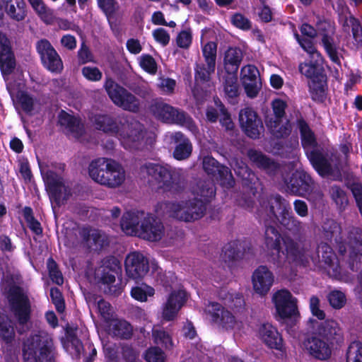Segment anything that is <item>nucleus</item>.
<instances>
[{"label":"nucleus","instance_id":"f257e3e1","mask_svg":"<svg viewBox=\"0 0 362 362\" xmlns=\"http://www.w3.org/2000/svg\"><path fill=\"white\" fill-rule=\"evenodd\" d=\"M22 355L24 362H55L52 337L43 331L30 334L23 342Z\"/></svg>","mask_w":362,"mask_h":362},{"label":"nucleus","instance_id":"f03ea898","mask_svg":"<svg viewBox=\"0 0 362 362\" xmlns=\"http://www.w3.org/2000/svg\"><path fill=\"white\" fill-rule=\"evenodd\" d=\"M88 173L95 182L111 189L120 187L126 179L125 170L122 165L106 158L93 160L89 164Z\"/></svg>","mask_w":362,"mask_h":362},{"label":"nucleus","instance_id":"7ed1b4c3","mask_svg":"<svg viewBox=\"0 0 362 362\" xmlns=\"http://www.w3.org/2000/svg\"><path fill=\"white\" fill-rule=\"evenodd\" d=\"M64 167V164L61 163L57 166L52 164L51 168L40 165L50 201L54 202L57 206L64 204L72 196L70 183L65 181L61 175Z\"/></svg>","mask_w":362,"mask_h":362},{"label":"nucleus","instance_id":"20e7f679","mask_svg":"<svg viewBox=\"0 0 362 362\" xmlns=\"http://www.w3.org/2000/svg\"><path fill=\"white\" fill-rule=\"evenodd\" d=\"M140 172L143 175H147L151 177V180L156 182L158 188L164 191L179 193L185 187V182L180 174L165 166L148 163L140 168Z\"/></svg>","mask_w":362,"mask_h":362},{"label":"nucleus","instance_id":"39448f33","mask_svg":"<svg viewBox=\"0 0 362 362\" xmlns=\"http://www.w3.org/2000/svg\"><path fill=\"white\" fill-rule=\"evenodd\" d=\"M166 214L180 221L193 222L200 219L206 212V204L202 199H193L171 202L165 204Z\"/></svg>","mask_w":362,"mask_h":362},{"label":"nucleus","instance_id":"423d86ee","mask_svg":"<svg viewBox=\"0 0 362 362\" xmlns=\"http://www.w3.org/2000/svg\"><path fill=\"white\" fill-rule=\"evenodd\" d=\"M150 112L157 119L166 124H176L194 132L196 126L185 111L163 101L156 100L150 106Z\"/></svg>","mask_w":362,"mask_h":362},{"label":"nucleus","instance_id":"0eeeda50","mask_svg":"<svg viewBox=\"0 0 362 362\" xmlns=\"http://www.w3.org/2000/svg\"><path fill=\"white\" fill-rule=\"evenodd\" d=\"M269 213L287 230L293 233H301L304 227L291 211L289 203L279 195L272 197L269 201Z\"/></svg>","mask_w":362,"mask_h":362},{"label":"nucleus","instance_id":"6e6552de","mask_svg":"<svg viewBox=\"0 0 362 362\" xmlns=\"http://www.w3.org/2000/svg\"><path fill=\"white\" fill-rule=\"evenodd\" d=\"M117 137L125 148H138L142 143L145 132L142 124L132 117H121Z\"/></svg>","mask_w":362,"mask_h":362},{"label":"nucleus","instance_id":"1a4fd4ad","mask_svg":"<svg viewBox=\"0 0 362 362\" xmlns=\"http://www.w3.org/2000/svg\"><path fill=\"white\" fill-rule=\"evenodd\" d=\"M104 87L115 105L132 112L139 111L141 107L139 100L112 78L106 79Z\"/></svg>","mask_w":362,"mask_h":362},{"label":"nucleus","instance_id":"9d476101","mask_svg":"<svg viewBox=\"0 0 362 362\" xmlns=\"http://www.w3.org/2000/svg\"><path fill=\"white\" fill-rule=\"evenodd\" d=\"M348 242H340L339 252L345 254L349 251L347 264L351 270L357 272L362 267V237L358 228H353L349 234Z\"/></svg>","mask_w":362,"mask_h":362},{"label":"nucleus","instance_id":"9b49d317","mask_svg":"<svg viewBox=\"0 0 362 362\" xmlns=\"http://www.w3.org/2000/svg\"><path fill=\"white\" fill-rule=\"evenodd\" d=\"M78 235L81 238L79 240H71L67 237L66 245L69 247H76L80 243L88 248L95 250L100 249L108 245L109 240L106 234L97 228L90 226H83L78 228Z\"/></svg>","mask_w":362,"mask_h":362},{"label":"nucleus","instance_id":"f8f14e48","mask_svg":"<svg viewBox=\"0 0 362 362\" xmlns=\"http://www.w3.org/2000/svg\"><path fill=\"white\" fill-rule=\"evenodd\" d=\"M9 301L21 325H25L30 317V303L28 296L19 286H13L10 289Z\"/></svg>","mask_w":362,"mask_h":362},{"label":"nucleus","instance_id":"ddd939ff","mask_svg":"<svg viewBox=\"0 0 362 362\" xmlns=\"http://www.w3.org/2000/svg\"><path fill=\"white\" fill-rule=\"evenodd\" d=\"M272 300L281 318H296L299 316L297 299L288 290L276 291L273 296Z\"/></svg>","mask_w":362,"mask_h":362},{"label":"nucleus","instance_id":"4468645a","mask_svg":"<svg viewBox=\"0 0 362 362\" xmlns=\"http://www.w3.org/2000/svg\"><path fill=\"white\" fill-rule=\"evenodd\" d=\"M36 49L39 54L42 65L53 73H61L63 70L62 60L52 45L46 39L37 41Z\"/></svg>","mask_w":362,"mask_h":362},{"label":"nucleus","instance_id":"2eb2a0df","mask_svg":"<svg viewBox=\"0 0 362 362\" xmlns=\"http://www.w3.org/2000/svg\"><path fill=\"white\" fill-rule=\"evenodd\" d=\"M124 268L128 278L139 281L149 271L148 259L140 252H130L125 258Z\"/></svg>","mask_w":362,"mask_h":362},{"label":"nucleus","instance_id":"dca6fc26","mask_svg":"<svg viewBox=\"0 0 362 362\" xmlns=\"http://www.w3.org/2000/svg\"><path fill=\"white\" fill-rule=\"evenodd\" d=\"M283 238L279 230L274 226H267L264 232V244L267 249L271 251L270 261L278 267L285 262V254L281 250V245Z\"/></svg>","mask_w":362,"mask_h":362},{"label":"nucleus","instance_id":"f3484780","mask_svg":"<svg viewBox=\"0 0 362 362\" xmlns=\"http://www.w3.org/2000/svg\"><path fill=\"white\" fill-rule=\"evenodd\" d=\"M202 165L204 170L208 175L218 179L223 187L226 188L233 187L235 180L228 167L221 165L216 160L209 156L204 157Z\"/></svg>","mask_w":362,"mask_h":362},{"label":"nucleus","instance_id":"a211bd4d","mask_svg":"<svg viewBox=\"0 0 362 362\" xmlns=\"http://www.w3.org/2000/svg\"><path fill=\"white\" fill-rule=\"evenodd\" d=\"M286 187L291 194L304 197L314 190L315 184L306 172L298 170L292 174Z\"/></svg>","mask_w":362,"mask_h":362},{"label":"nucleus","instance_id":"6ab92c4d","mask_svg":"<svg viewBox=\"0 0 362 362\" xmlns=\"http://www.w3.org/2000/svg\"><path fill=\"white\" fill-rule=\"evenodd\" d=\"M118 269H119V261L115 257H111L105 259L95 272V275L100 281L109 286L108 292L110 294L117 293L119 289L116 286L112 285L115 281V274Z\"/></svg>","mask_w":362,"mask_h":362},{"label":"nucleus","instance_id":"aec40b11","mask_svg":"<svg viewBox=\"0 0 362 362\" xmlns=\"http://www.w3.org/2000/svg\"><path fill=\"white\" fill-rule=\"evenodd\" d=\"M239 119L245 134L252 139L259 137L263 125L257 113L250 107H245L240 112Z\"/></svg>","mask_w":362,"mask_h":362},{"label":"nucleus","instance_id":"412c9836","mask_svg":"<svg viewBox=\"0 0 362 362\" xmlns=\"http://www.w3.org/2000/svg\"><path fill=\"white\" fill-rule=\"evenodd\" d=\"M16 67V59L7 35L0 32V69L4 76L11 74Z\"/></svg>","mask_w":362,"mask_h":362},{"label":"nucleus","instance_id":"4be33fe9","mask_svg":"<svg viewBox=\"0 0 362 362\" xmlns=\"http://www.w3.org/2000/svg\"><path fill=\"white\" fill-rule=\"evenodd\" d=\"M304 346L310 355L315 359L326 361L331 356L332 349L328 342L315 333L305 340Z\"/></svg>","mask_w":362,"mask_h":362},{"label":"nucleus","instance_id":"5701e85b","mask_svg":"<svg viewBox=\"0 0 362 362\" xmlns=\"http://www.w3.org/2000/svg\"><path fill=\"white\" fill-rule=\"evenodd\" d=\"M141 227L138 236L149 241L160 240L165 233L162 222L149 214L146 215Z\"/></svg>","mask_w":362,"mask_h":362},{"label":"nucleus","instance_id":"b1692460","mask_svg":"<svg viewBox=\"0 0 362 362\" xmlns=\"http://www.w3.org/2000/svg\"><path fill=\"white\" fill-rule=\"evenodd\" d=\"M252 280L255 292L265 295L274 284V276L266 266H259L254 271Z\"/></svg>","mask_w":362,"mask_h":362},{"label":"nucleus","instance_id":"393cba45","mask_svg":"<svg viewBox=\"0 0 362 362\" xmlns=\"http://www.w3.org/2000/svg\"><path fill=\"white\" fill-rule=\"evenodd\" d=\"M317 253L321 262L330 276L337 278L341 274L338 259L332 248L327 243H321L318 246Z\"/></svg>","mask_w":362,"mask_h":362},{"label":"nucleus","instance_id":"a878e982","mask_svg":"<svg viewBox=\"0 0 362 362\" xmlns=\"http://www.w3.org/2000/svg\"><path fill=\"white\" fill-rule=\"evenodd\" d=\"M186 300V293L182 290L173 291L168 298L163 309V317L167 321L173 320Z\"/></svg>","mask_w":362,"mask_h":362},{"label":"nucleus","instance_id":"bb28decb","mask_svg":"<svg viewBox=\"0 0 362 362\" xmlns=\"http://www.w3.org/2000/svg\"><path fill=\"white\" fill-rule=\"evenodd\" d=\"M314 168L322 176L331 175L334 170L332 164L328 159V154L318 148H314L306 153Z\"/></svg>","mask_w":362,"mask_h":362},{"label":"nucleus","instance_id":"cd10ccee","mask_svg":"<svg viewBox=\"0 0 362 362\" xmlns=\"http://www.w3.org/2000/svg\"><path fill=\"white\" fill-rule=\"evenodd\" d=\"M147 214L144 211H128L125 213L121 221L123 231L129 235L138 236L141 224L144 223Z\"/></svg>","mask_w":362,"mask_h":362},{"label":"nucleus","instance_id":"c85d7f7f","mask_svg":"<svg viewBox=\"0 0 362 362\" xmlns=\"http://www.w3.org/2000/svg\"><path fill=\"white\" fill-rule=\"evenodd\" d=\"M205 312L211 315L214 322H219L226 329L233 327L235 324V319L232 313L223 310L218 303H210L206 306Z\"/></svg>","mask_w":362,"mask_h":362},{"label":"nucleus","instance_id":"c756f323","mask_svg":"<svg viewBox=\"0 0 362 362\" xmlns=\"http://www.w3.org/2000/svg\"><path fill=\"white\" fill-rule=\"evenodd\" d=\"M315 334L324 338L326 341L332 343L341 339V330L334 320H326L321 322L315 331Z\"/></svg>","mask_w":362,"mask_h":362},{"label":"nucleus","instance_id":"7c9ffc66","mask_svg":"<svg viewBox=\"0 0 362 362\" xmlns=\"http://www.w3.org/2000/svg\"><path fill=\"white\" fill-rule=\"evenodd\" d=\"M262 340L270 348L280 349L282 346V338L276 329L269 323L263 324L259 329Z\"/></svg>","mask_w":362,"mask_h":362},{"label":"nucleus","instance_id":"2f4dec72","mask_svg":"<svg viewBox=\"0 0 362 362\" xmlns=\"http://www.w3.org/2000/svg\"><path fill=\"white\" fill-rule=\"evenodd\" d=\"M107 330L114 337L129 339L133 333L132 325L126 320L113 317L107 322Z\"/></svg>","mask_w":362,"mask_h":362},{"label":"nucleus","instance_id":"473e14b6","mask_svg":"<svg viewBox=\"0 0 362 362\" xmlns=\"http://www.w3.org/2000/svg\"><path fill=\"white\" fill-rule=\"evenodd\" d=\"M171 139L178 143L173 152L175 158L179 160L188 158L192 151V145L189 140L180 132L174 133Z\"/></svg>","mask_w":362,"mask_h":362},{"label":"nucleus","instance_id":"72a5a7b5","mask_svg":"<svg viewBox=\"0 0 362 362\" xmlns=\"http://www.w3.org/2000/svg\"><path fill=\"white\" fill-rule=\"evenodd\" d=\"M6 14L16 21H23L27 15L24 0H1Z\"/></svg>","mask_w":362,"mask_h":362},{"label":"nucleus","instance_id":"f704fd0d","mask_svg":"<svg viewBox=\"0 0 362 362\" xmlns=\"http://www.w3.org/2000/svg\"><path fill=\"white\" fill-rule=\"evenodd\" d=\"M59 123L64 127L67 132L71 133L76 138L82 135L83 127L80 119L62 111L59 115Z\"/></svg>","mask_w":362,"mask_h":362},{"label":"nucleus","instance_id":"c9c22d12","mask_svg":"<svg viewBox=\"0 0 362 362\" xmlns=\"http://www.w3.org/2000/svg\"><path fill=\"white\" fill-rule=\"evenodd\" d=\"M121 117L113 118L108 115H97L95 117V124L97 129L117 136Z\"/></svg>","mask_w":362,"mask_h":362},{"label":"nucleus","instance_id":"e433bc0d","mask_svg":"<svg viewBox=\"0 0 362 362\" xmlns=\"http://www.w3.org/2000/svg\"><path fill=\"white\" fill-rule=\"evenodd\" d=\"M266 124L272 134L276 138L286 137L291 132V125L287 119L276 120L273 117H268Z\"/></svg>","mask_w":362,"mask_h":362},{"label":"nucleus","instance_id":"4c0bfd02","mask_svg":"<svg viewBox=\"0 0 362 362\" xmlns=\"http://www.w3.org/2000/svg\"><path fill=\"white\" fill-rule=\"evenodd\" d=\"M191 191L197 198L200 197V199H203L204 203L214 197L216 192L214 184L210 180L197 181L192 186Z\"/></svg>","mask_w":362,"mask_h":362},{"label":"nucleus","instance_id":"58836bf2","mask_svg":"<svg viewBox=\"0 0 362 362\" xmlns=\"http://www.w3.org/2000/svg\"><path fill=\"white\" fill-rule=\"evenodd\" d=\"M243 58V54L240 49L237 47L228 49L223 59L226 72L237 73Z\"/></svg>","mask_w":362,"mask_h":362},{"label":"nucleus","instance_id":"ea45409f","mask_svg":"<svg viewBox=\"0 0 362 362\" xmlns=\"http://www.w3.org/2000/svg\"><path fill=\"white\" fill-rule=\"evenodd\" d=\"M248 156L251 161L258 168H262L269 173H274L278 168V165L273 160L259 151L250 150Z\"/></svg>","mask_w":362,"mask_h":362},{"label":"nucleus","instance_id":"a19ab883","mask_svg":"<svg viewBox=\"0 0 362 362\" xmlns=\"http://www.w3.org/2000/svg\"><path fill=\"white\" fill-rule=\"evenodd\" d=\"M216 65L213 63L199 60L194 68V78L197 83L208 82L215 71Z\"/></svg>","mask_w":362,"mask_h":362},{"label":"nucleus","instance_id":"79ce46f5","mask_svg":"<svg viewBox=\"0 0 362 362\" xmlns=\"http://www.w3.org/2000/svg\"><path fill=\"white\" fill-rule=\"evenodd\" d=\"M298 128L299 129L301 142L306 152L316 148L317 142L314 133L310 129L305 120L300 119L298 120Z\"/></svg>","mask_w":362,"mask_h":362},{"label":"nucleus","instance_id":"37998d69","mask_svg":"<svg viewBox=\"0 0 362 362\" xmlns=\"http://www.w3.org/2000/svg\"><path fill=\"white\" fill-rule=\"evenodd\" d=\"M326 77L325 75L311 80L309 82L310 92L312 99L315 101L322 102L326 96Z\"/></svg>","mask_w":362,"mask_h":362},{"label":"nucleus","instance_id":"c03bdc74","mask_svg":"<svg viewBox=\"0 0 362 362\" xmlns=\"http://www.w3.org/2000/svg\"><path fill=\"white\" fill-rule=\"evenodd\" d=\"M40 19L46 24H51L54 19V11L43 0H28Z\"/></svg>","mask_w":362,"mask_h":362},{"label":"nucleus","instance_id":"a18cd8bd","mask_svg":"<svg viewBox=\"0 0 362 362\" xmlns=\"http://www.w3.org/2000/svg\"><path fill=\"white\" fill-rule=\"evenodd\" d=\"M223 89L226 95L230 98H234L238 95L239 88L236 73H226L223 76Z\"/></svg>","mask_w":362,"mask_h":362},{"label":"nucleus","instance_id":"49530a36","mask_svg":"<svg viewBox=\"0 0 362 362\" xmlns=\"http://www.w3.org/2000/svg\"><path fill=\"white\" fill-rule=\"evenodd\" d=\"M329 194L336 204L337 208L340 210H344L349 204V200L345 191L337 185H333L329 189Z\"/></svg>","mask_w":362,"mask_h":362},{"label":"nucleus","instance_id":"de8ad7c7","mask_svg":"<svg viewBox=\"0 0 362 362\" xmlns=\"http://www.w3.org/2000/svg\"><path fill=\"white\" fill-rule=\"evenodd\" d=\"M322 233L325 238L327 240H335L338 241V238L341 233L340 226L332 219L326 220L322 224Z\"/></svg>","mask_w":362,"mask_h":362},{"label":"nucleus","instance_id":"09e8293b","mask_svg":"<svg viewBox=\"0 0 362 362\" xmlns=\"http://www.w3.org/2000/svg\"><path fill=\"white\" fill-rule=\"evenodd\" d=\"M15 338V331L11 322L0 317V339L8 344H11Z\"/></svg>","mask_w":362,"mask_h":362},{"label":"nucleus","instance_id":"8fccbe9b","mask_svg":"<svg viewBox=\"0 0 362 362\" xmlns=\"http://www.w3.org/2000/svg\"><path fill=\"white\" fill-rule=\"evenodd\" d=\"M152 336L154 342L160 345L166 349H171L173 346L171 336L162 329L153 328Z\"/></svg>","mask_w":362,"mask_h":362},{"label":"nucleus","instance_id":"3c124183","mask_svg":"<svg viewBox=\"0 0 362 362\" xmlns=\"http://www.w3.org/2000/svg\"><path fill=\"white\" fill-rule=\"evenodd\" d=\"M322 43L327 53L332 62L339 64L340 60L338 54L337 47L334 42V40L328 34L322 33Z\"/></svg>","mask_w":362,"mask_h":362},{"label":"nucleus","instance_id":"603ef678","mask_svg":"<svg viewBox=\"0 0 362 362\" xmlns=\"http://www.w3.org/2000/svg\"><path fill=\"white\" fill-rule=\"evenodd\" d=\"M346 362H362V342H351L346 351Z\"/></svg>","mask_w":362,"mask_h":362},{"label":"nucleus","instance_id":"864d4df0","mask_svg":"<svg viewBox=\"0 0 362 362\" xmlns=\"http://www.w3.org/2000/svg\"><path fill=\"white\" fill-rule=\"evenodd\" d=\"M218 297L229 307H238L242 305V296L239 293H233L226 288H222L218 292Z\"/></svg>","mask_w":362,"mask_h":362},{"label":"nucleus","instance_id":"5fc2aeb1","mask_svg":"<svg viewBox=\"0 0 362 362\" xmlns=\"http://www.w3.org/2000/svg\"><path fill=\"white\" fill-rule=\"evenodd\" d=\"M327 300L334 309H341L346 303V297L344 293L339 290H333L327 296Z\"/></svg>","mask_w":362,"mask_h":362},{"label":"nucleus","instance_id":"6e6d98bb","mask_svg":"<svg viewBox=\"0 0 362 362\" xmlns=\"http://www.w3.org/2000/svg\"><path fill=\"white\" fill-rule=\"evenodd\" d=\"M287 257L292 260H301L305 255V250L300 249L298 245L292 240H286L285 242Z\"/></svg>","mask_w":362,"mask_h":362},{"label":"nucleus","instance_id":"4d7b16f0","mask_svg":"<svg viewBox=\"0 0 362 362\" xmlns=\"http://www.w3.org/2000/svg\"><path fill=\"white\" fill-rule=\"evenodd\" d=\"M316 57L314 59L315 62L310 63H301L299 65V71L300 72L305 75L307 78H309L311 80L318 78L320 76H322L323 74H320L319 68L317 64V62H316Z\"/></svg>","mask_w":362,"mask_h":362},{"label":"nucleus","instance_id":"13d9d810","mask_svg":"<svg viewBox=\"0 0 362 362\" xmlns=\"http://www.w3.org/2000/svg\"><path fill=\"white\" fill-rule=\"evenodd\" d=\"M295 37L301 47L308 52L313 59L316 57V62L321 59L320 54L317 51L311 40L301 37L298 33L295 34Z\"/></svg>","mask_w":362,"mask_h":362},{"label":"nucleus","instance_id":"bf43d9fd","mask_svg":"<svg viewBox=\"0 0 362 362\" xmlns=\"http://www.w3.org/2000/svg\"><path fill=\"white\" fill-rule=\"evenodd\" d=\"M98 6L107 18L112 17L119 10V5L117 0H97Z\"/></svg>","mask_w":362,"mask_h":362},{"label":"nucleus","instance_id":"052dcab7","mask_svg":"<svg viewBox=\"0 0 362 362\" xmlns=\"http://www.w3.org/2000/svg\"><path fill=\"white\" fill-rule=\"evenodd\" d=\"M131 294L137 300L146 301L148 296H153L154 295V289L146 285L144 288L136 286L132 288Z\"/></svg>","mask_w":362,"mask_h":362},{"label":"nucleus","instance_id":"680f3d73","mask_svg":"<svg viewBox=\"0 0 362 362\" xmlns=\"http://www.w3.org/2000/svg\"><path fill=\"white\" fill-rule=\"evenodd\" d=\"M241 81L247 95L251 98H255L262 87L260 80H248Z\"/></svg>","mask_w":362,"mask_h":362},{"label":"nucleus","instance_id":"e2e57ef3","mask_svg":"<svg viewBox=\"0 0 362 362\" xmlns=\"http://www.w3.org/2000/svg\"><path fill=\"white\" fill-rule=\"evenodd\" d=\"M217 45L214 42H207L202 48V54L205 62L216 65Z\"/></svg>","mask_w":362,"mask_h":362},{"label":"nucleus","instance_id":"0e129e2a","mask_svg":"<svg viewBox=\"0 0 362 362\" xmlns=\"http://www.w3.org/2000/svg\"><path fill=\"white\" fill-rule=\"evenodd\" d=\"M347 23L351 26L352 35L356 47L362 45V27L359 21L354 17H350Z\"/></svg>","mask_w":362,"mask_h":362},{"label":"nucleus","instance_id":"69168bd1","mask_svg":"<svg viewBox=\"0 0 362 362\" xmlns=\"http://www.w3.org/2000/svg\"><path fill=\"white\" fill-rule=\"evenodd\" d=\"M98 309L100 315L107 323L115 317L113 308L108 302L103 299L100 300L98 302Z\"/></svg>","mask_w":362,"mask_h":362},{"label":"nucleus","instance_id":"338daca9","mask_svg":"<svg viewBox=\"0 0 362 362\" xmlns=\"http://www.w3.org/2000/svg\"><path fill=\"white\" fill-rule=\"evenodd\" d=\"M77 58L78 64H80L94 62V56L85 42H82L77 53Z\"/></svg>","mask_w":362,"mask_h":362},{"label":"nucleus","instance_id":"774afa93","mask_svg":"<svg viewBox=\"0 0 362 362\" xmlns=\"http://www.w3.org/2000/svg\"><path fill=\"white\" fill-rule=\"evenodd\" d=\"M145 358L147 362H165L164 352L158 347H152L147 350Z\"/></svg>","mask_w":362,"mask_h":362}]
</instances>
